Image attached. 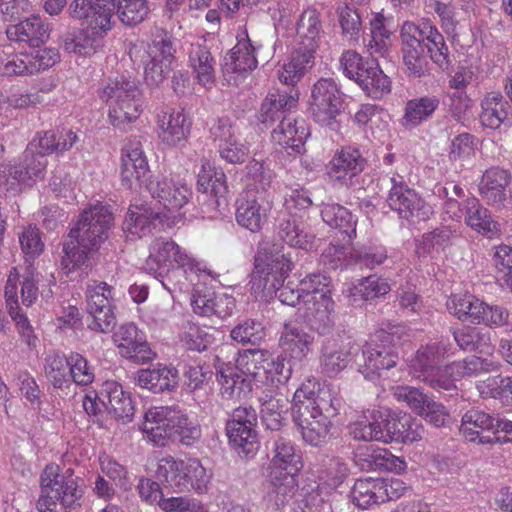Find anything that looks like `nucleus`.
Returning a JSON list of instances; mask_svg holds the SVG:
<instances>
[{"label":"nucleus","mask_w":512,"mask_h":512,"mask_svg":"<svg viewBox=\"0 0 512 512\" xmlns=\"http://www.w3.org/2000/svg\"><path fill=\"white\" fill-rule=\"evenodd\" d=\"M400 53L405 74L422 78L430 74L428 58L440 69L451 64L449 48L444 36L430 22L416 25L406 21L400 30Z\"/></svg>","instance_id":"obj_1"},{"label":"nucleus","mask_w":512,"mask_h":512,"mask_svg":"<svg viewBox=\"0 0 512 512\" xmlns=\"http://www.w3.org/2000/svg\"><path fill=\"white\" fill-rule=\"evenodd\" d=\"M316 382L308 381L293 396L292 417L303 440L311 446H320L329 437L331 419L338 415L342 400L329 387L310 388Z\"/></svg>","instance_id":"obj_2"},{"label":"nucleus","mask_w":512,"mask_h":512,"mask_svg":"<svg viewBox=\"0 0 512 512\" xmlns=\"http://www.w3.org/2000/svg\"><path fill=\"white\" fill-rule=\"evenodd\" d=\"M113 221L112 212L102 204L91 206L80 214L63 245L62 265L68 273L88 269L94 264L95 255L107 240Z\"/></svg>","instance_id":"obj_3"},{"label":"nucleus","mask_w":512,"mask_h":512,"mask_svg":"<svg viewBox=\"0 0 512 512\" xmlns=\"http://www.w3.org/2000/svg\"><path fill=\"white\" fill-rule=\"evenodd\" d=\"M292 270V262L283 254H266L258 251L254 257V269L251 273V290L255 294L274 293L279 301L285 305L296 306L300 301L305 303L308 294L315 284L326 281L325 276L311 275L301 282V288L294 282L285 278Z\"/></svg>","instance_id":"obj_4"},{"label":"nucleus","mask_w":512,"mask_h":512,"mask_svg":"<svg viewBox=\"0 0 512 512\" xmlns=\"http://www.w3.org/2000/svg\"><path fill=\"white\" fill-rule=\"evenodd\" d=\"M141 429L157 446H165L171 439L191 445L201 437L200 426L190 421L178 406L150 408L144 415Z\"/></svg>","instance_id":"obj_5"},{"label":"nucleus","mask_w":512,"mask_h":512,"mask_svg":"<svg viewBox=\"0 0 512 512\" xmlns=\"http://www.w3.org/2000/svg\"><path fill=\"white\" fill-rule=\"evenodd\" d=\"M100 98L109 103V119L122 128L139 118L142 112L141 90L138 83L124 75L108 79Z\"/></svg>","instance_id":"obj_6"},{"label":"nucleus","mask_w":512,"mask_h":512,"mask_svg":"<svg viewBox=\"0 0 512 512\" xmlns=\"http://www.w3.org/2000/svg\"><path fill=\"white\" fill-rule=\"evenodd\" d=\"M156 477L165 487L176 493L195 491L203 494L208 489L211 476L198 459L176 460L172 456L159 460Z\"/></svg>","instance_id":"obj_7"},{"label":"nucleus","mask_w":512,"mask_h":512,"mask_svg":"<svg viewBox=\"0 0 512 512\" xmlns=\"http://www.w3.org/2000/svg\"><path fill=\"white\" fill-rule=\"evenodd\" d=\"M41 497L64 509H76L84 495V481L73 469L61 471L59 465L47 464L40 476Z\"/></svg>","instance_id":"obj_8"},{"label":"nucleus","mask_w":512,"mask_h":512,"mask_svg":"<svg viewBox=\"0 0 512 512\" xmlns=\"http://www.w3.org/2000/svg\"><path fill=\"white\" fill-rule=\"evenodd\" d=\"M308 109L315 122L338 129L336 117L344 110V94L332 78H320L312 85Z\"/></svg>","instance_id":"obj_9"},{"label":"nucleus","mask_w":512,"mask_h":512,"mask_svg":"<svg viewBox=\"0 0 512 512\" xmlns=\"http://www.w3.org/2000/svg\"><path fill=\"white\" fill-rule=\"evenodd\" d=\"M257 419L256 410L244 406L235 408L226 422L228 443L241 458H253L259 449Z\"/></svg>","instance_id":"obj_10"},{"label":"nucleus","mask_w":512,"mask_h":512,"mask_svg":"<svg viewBox=\"0 0 512 512\" xmlns=\"http://www.w3.org/2000/svg\"><path fill=\"white\" fill-rule=\"evenodd\" d=\"M185 266H192V259L173 240L156 238L151 243L144 268L156 278H161L166 289L171 290L164 279L170 274L180 273V268Z\"/></svg>","instance_id":"obj_11"},{"label":"nucleus","mask_w":512,"mask_h":512,"mask_svg":"<svg viewBox=\"0 0 512 512\" xmlns=\"http://www.w3.org/2000/svg\"><path fill=\"white\" fill-rule=\"evenodd\" d=\"M348 474L345 463L339 459L330 460L326 477L323 481H311L300 490L298 507L302 512H320L328 502L329 497L338 488Z\"/></svg>","instance_id":"obj_12"},{"label":"nucleus","mask_w":512,"mask_h":512,"mask_svg":"<svg viewBox=\"0 0 512 512\" xmlns=\"http://www.w3.org/2000/svg\"><path fill=\"white\" fill-rule=\"evenodd\" d=\"M391 333L381 330L376 334V340L367 343L362 349L363 365L359 371L368 379L381 376L382 371H389L396 367L400 357L398 347L393 342Z\"/></svg>","instance_id":"obj_13"},{"label":"nucleus","mask_w":512,"mask_h":512,"mask_svg":"<svg viewBox=\"0 0 512 512\" xmlns=\"http://www.w3.org/2000/svg\"><path fill=\"white\" fill-rule=\"evenodd\" d=\"M315 284L305 300L303 318L311 330L319 334H327L334 326V301L328 284Z\"/></svg>","instance_id":"obj_14"},{"label":"nucleus","mask_w":512,"mask_h":512,"mask_svg":"<svg viewBox=\"0 0 512 512\" xmlns=\"http://www.w3.org/2000/svg\"><path fill=\"white\" fill-rule=\"evenodd\" d=\"M111 286L98 282L87 290L86 310L91 317L88 328L100 333L110 332L116 324V317L111 304Z\"/></svg>","instance_id":"obj_15"},{"label":"nucleus","mask_w":512,"mask_h":512,"mask_svg":"<svg viewBox=\"0 0 512 512\" xmlns=\"http://www.w3.org/2000/svg\"><path fill=\"white\" fill-rule=\"evenodd\" d=\"M387 203L400 219L406 220L409 224L427 221L432 214L431 206L409 186H398L389 191Z\"/></svg>","instance_id":"obj_16"},{"label":"nucleus","mask_w":512,"mask_h":512,"mask_svg":"<svg viewBox=\"0 0 512 512\" xmlns=\"http://www.w3.org/2000/svg\"><path fill=\"white\" fill-rule=\"evenodd\" d=\"M121 177L123 185L128 189H132L135 183L147 189V183L155 180L152 179L147 157L138 140H129L122 148Z\"/></svg>","instance_id":"obj_17"},{"label":"nucleus","mask_w":512,"mask_h":512,"mask_svg":"<svg viewBox=\"0 0 512 512\" xmlns=\"http://www.w3.org/2000/svg\"><path fill=\"white\" fill-rule=\"evenodd\" d=\"M115 0H74L69 6L71 17L84 20L93 34L111 29Z\"/></svg>","instance_id":"obj_18"},{"label":"nucleus","mask_w":512,"mask_h":512,"mask_svg":"<svg viewBox=\"0 0 512 512\" xmlns=\"http://www.w3.org/2000/svg\"><path fill=\"white\" fill-rule=\"evenodd\" d=\"M113 341L122 357L135 363L144 364L152 361L156 354L150 348L144 332L133 323H125L113 334Z\"/></svg>","instance_id":"obj_19"},{"label":"nucleus","mask_w":512,"mask_h":512,"mask_svg":"<svg viewBox=\"0 0 512 512\" xmlns=\"http://www.w3.org/2000/svg\"><path fill=\"white\" fill-rule=\"evenodd\" d=\"M47 160L42 154L36 153L31 147H27L18 164L0 165V185H14L15 182L28 184L29 181L44 177Z\"/></svg>","instance_id":"obj_20"},{"label":"nucleus","mask_w":512,"mask_h":512,"mask_svg":"<svg viewBox=\"0 0 512 512\" xmlns=\"http://www.w3.org/2000/svg\"><path fill=\"white\" fill-rule=\"evenodd\" d=\"M380 425V441L384 443L414 442L421 438L417 431L418 424L409 414H397L389 410L378 411Z\"/></svg>","instance_id":"obj_21"},{"label":"nucleus","mask_w":512,"mask_h":512,"mask_svg":"<svg viewBox=\"0 0 512 512\" xmlns=\"http://www.w3.org/2000/svg\"><path fill=\"white\" fill-rule=\"evenodd\" d=\"M310 130L305 120L288 116L283 117L277 128L271 133L272 141L290 156L302 155Z\"/></svg>","instance_id":"obj_22"},{"label":"nucleus","mask_w":512,"mask_h":512,"mask_svg":"<svg viewBox=\"0 0 512 512\" xmlns=\"http://www.w3.org/2000/svg\"><path fill=\"white\" fill-rule=\"evenodd\" d=\"M237 223L255 233L261 230L267 220L270 201L266 195H256L253 190H246L236 202Z\"/></svg>","instance_id":"obj_23"},{"label":"nucleus","mask_w":512,"mask_h":512,"mask_svg":"<svg viewBox=\"0 0 512 512\" xmlns=\"http://www.w3.org/2000/svg\"><path fill=\"white\" fill-rule=\"evenodd\" d=\"M17 280L18 272L16 268H13V272L11 271L4 288L6 307L21 340L32 350L37 347L39 340L26 313L19 304Z\"/></svg>","instance_id":"obj_24"},{"label":"nucleus","mask_w":512,"mask_h":512,"mask_svg":"<svg viewBox=\"0 0 512 512\" xmlns=\"http://www.w3.org/2000/svg\"><path fill=\"white\" fill-rule=\"evenodd\" d=\"M268 456L270 457L269 472L298 473L302 469V457L296 450L293 442L277 433L266 442Z\"/></svg>","instance_id":"obj_25"},{"label":"nucleus","mask_w":512,"mask_h":512,"mask_svg":"<svg viewBox=\"0 0 512 512\" xmlns=\"http://www.w3.org/2000/svg\"><path fill=\"white\" fill-rule=\"evenodd\" d=\"M499 428L498 417L472 408L461 419L460 432L470 442L494 443Z\"/></svg>","instance_id":"obj_26"},{"label":"nucleus","mask_w":512,"mask_h":512,"mask_svg":"<svg viewBox=\"0 0 512 512\" xmlns=\"http://www.w3.org/2000/svg\"><path fill=\"white\" fill-rule=\"evenodd\" d=\"M277 235L290 247L309 251L315 247L316 232L300 216L287 213L278 220Z\"/></svg>","instance_id":"obj_27"},{"label":"nucleus","mask_w":512,"mask_h":512,"mask_svg":"<svg viewBox=\"0 0 512 512\" xmlns=\"http://www.w3.org/2000/svg\"><path fill=\"white\" fill-rule=\"evenodd\" d=\"M158 136L169 147H183L188 140L191 122L182 111H162L157 115Z\"/></svg>","instance_id":"obj_28"},{"label":"nucleus","mask_w":512,"mask_h":512,"mask_svg":"<svg viewBox=\"0 0 512 512\" xmlns=\"http://www.w3.org/2000/svg\"><path fill=\"white\" fill-rule=\"evenodd\" d=\"M299 99V91L290 89L289 92L271 91L262 101L257 113L258 121L268 128L276 121H281L284 114L296 106Z\"/></svg>","instance_id":"obj_29"},{"label":"nucleus","mask_w":512,"mask_h":512,"mask_svg":"<svg viewBox=\"0 0 512 512\" xmlns=\"http://www.w3.org/2000/svg\"><path fill=\"white\" fill-rule=\"evenodd\" d=\"M367 164L359 149L344 147L336 153L328 165L330 178L353 185V178L360 174Z\"/></svg>","instance_id":"obj_30"},{"label":"nucleus","mask_w":512,"mask_h":512,"mask_svg":"<svg viewBox=\"0 0 512 512\" xmlns=\"http://www.w3.org/2000/svg\"><path fill=\"white\" fill-rule=\"evenodd\" d=\"M147 191L169 211L182 208L192 194L185 184L176 183L167 177L156 178L147 183Z\"/></svg>","instance_id":"obj_31"},{"label":"nucleus","mask_w":512,"mask_h":512,"mask_svg":"<svg viewBox=\"0 0 512 512\" xmlns=\"http://www.w3.org/2000/svg\"><path fill=\"white\" fill-rule=\"evenodd\" d=\"M178 380V370L163 364H158L153 368L140 369L135 375L136 384L154 394L174 391L178 386Z\"/></svg>","instance_id":"obj_32"},{"label":"nucleus","mask_w":512,"mask_h":512,"mask_svg":"<svg viewBox=\"0 0 512 512\" xmlns=\"http://www.w3.org/2000/svg\"><path fill=\"white\" fill-rule=\"evenodd\" d=\"M6 35L10 41L39 48L49 39V26L39 16H31L18 24L8 26Z\"/></svg>","instance_id":"obj_33"},{"label":"nucleus","mask_w":512,"mask_h":512,"mask_svg":"<svg viewBox=\"0 0 512 512\" xmlns=\"http://www.w3.org/2000/svg\"><path fill=\"white\" fill-rule=\"evenodd\" d=\"M449 350V344L443 341L420 347L411 361L413 376L421 381L439 369L442 361L450 356Z\"/></svg>","instance_id":"obj_34"},{"label":"nucleus","mask_w":512,"mask_h":512,"mask_svg":"<svg viewBox=\"0 0 512 512\" xmlns=\"http://www.w3.org/2000/svg\"><path fill=\"white\" fill-rule=\"evenodd\" d=\"M511 181L508 170L494 166L487 169L479 184V192L489 205L501 206L506 200V187Z\"/></svg>","instance_id":"obj_35"},{"label":"nucleus","mask_w":512,"mask_h":512,"mask_svg":"<svg viewBox=\"0 0 512 512\" xmlns=\"http://www.w3.org/2000/svg\"><path fill=\"white\" fill-rule=\"evenodd\" d=\"M261 403V420L267 430L280 432L285 425L289 410V400L282 394L264 392L259 398Z\"/></svg>","instance_id":"obj_36"},{"label":"nucleus","mask_w":512,"mask_h":512,"mask_svg":"<svg viewBox=\"0 0 512 512\" xmlns=\"http://www.w3.org/2000/svg\"><path fill=\"white\" fill-rule=\"evenodd\" d=\"M322 33L323 26L320 13L315 8L305 9L297 22V34L300 38L297 49L310 52L315 56Z\"/></svg>","instance_id":"obj_37"},{"label":"nucleus","mask_w":512,"mask_h":512,"mask_svg":"<svg viewBox=\"0 0 512 512\" xmlns=\"http://www.w3.org/2000/svg\"><path fill=\"white\" fill-rule=\"evenodd\" d=\"M101 395L105 397L106 410L117 420L130 421L134 416V405L130 394L115 381H106L101 388Z\"/></svg>","instance_id":"obj_38"},{"label":"nucleus","mask_w":512,"mask_h":512,"mask_svg":"<svg viewBox=\"0 0 512 512\" xmlns=\"http://www.w3.org/2000/svg\"><path fill=\"white\" fill-rule=\"evenodd\" d=\"M359 75L352 76V80L367 93V95L378 98L390 91V80L380 69L375 59L363 60L357 71Z\"/></svg>","instance_id":"obj_39"},{"label":"nucleus","mask_w":512,"mask_h":512,"mask_svg":"<svg viewBox=\"0 0 512 512\" xmlns=\"http://www.w3.org/2000/svg\"><path fill=\"white\" fill-rule=\"evenodd\" d=\"M511 106L499 92L487 93L481 101L479 120L484 128L496 130L509 120Z\"/></svg>","instance_id":"obj_40"},{"label":"nucleus","mask_w":512,"mask_h":512,"mask_svg":"<svg viewBox=\"0 0 512 512\" xmlns=\"http://www.w3.org/2000/svg\"><path fill=\"white\" fill-rule=\"evenodd\" d=\"M353 356L351 347L339 346L331 341L324 342L320 354L321 373L330 378L337 376L347 368Z\"/></svg>","instance_id":"obj_41"},{"label":"nucleus","mask_w":512,"mask_h":512,"mask_svg":"<svg viewBox=\"0 0 512 512\" xmlns=\"http://www.w3.org/2000/svg\"><path fill=\"white\" fill-rule=\"evenodd\" d=\"M297 473L269 472L265 483L266 495L279 508L288 503L297 490Z\"/></svg>","instance_id":"obj_42"},{"label":"nucleus","mask_w":512,"mask_h":512,"mask_svg":"<svg viewBox=\"0 0 512 512\" xmlns=\"http://www.w3.org/2000/svg\"><path fill=\"white\" fill-rule=\"evenodd\" d=\"M383 478L358 479L351 490L352 500L361 509L384 503L387 496Z\"/></svg>","instance_id":"obj_43"},{"label":"nucleus","mask_w":512,"mask_h":512,"mask_svg":"<svg viewBox=\"0 0 512 512\" xmlns=\"http://www.w3.org/2000/svg\"><path fill=\"white\" fill-rule=\"evenodd\" d=\"M314 337L298 324L286 323L280 337V346L294 359L301 360L311 351Z\"/></svg>","instance_id":"obj_44"},{"label":"nucleus","mask_w":512,"mask_h":512,"mask_svg":"<svg viewBox=\"0 0 512 512\" xmlns=\"http://www.w3.org/2000/svg\"><path fill=\"white\" fill-rule=\"evenodd\" d=\"M160 213L144 205L131 206L123 222V230L131 236L144 237L156 227Z\"/></svg>","instance_id":"obj_45"},{"label":"nucleus","mask_w":512,"mask_h":512,"mask_svg":"<svg viewBox=\"0 0 512 512\" xmlns=\"http://www.w3.org/2000/svg\"><path fill=\"white\" fill-rule=\"evenodd\" d=\"M315 56L296 49L289 61L278 70L281 83L294 87L314 65ZM295 89V88H292Z\"/></svg>","instance_id":"obj_46"},{"label":"nucleus","mask_w":512,"mask_h":512,"mask_svg":"<svg viewBox=\"0 0 512 512\" xmlns=\"http://www.w3.org/2000/svg\"><path fill=\"white\" fill-rule=\"evenodd\" d=\"M465 211V222L472 229L489 238L499 232V224L491 218L489 211L480 204L477 198L466 199Z\"/></svg>","instance_id":"obj_47"},{"label":"nucleus","mask_w":512,"mask_h":512,"mask_svg":"<svg viewBox=\"0 0 512 512\" xmlns=\"http://www.w3.org/2000/svg\"><path fill=\"white\" fill-rule=\"evenodd\" d=\"M436 96H423L409 100L405 106L402 123L406 128H415L432 117L439 107Z\"/></svg>","instance_id":"obj_48"},{"label":"nucleus","mask_w":512,"mask_h":512,"mask_svg":"<svg viewBox=\"0 0 512 512\" xmlns=\"http://www.w3.org/2000/svg\"><path fill=\"white\" fill-rule=\"evenodd\" d=\"M321 217L328 226L338 229L349 240L356 237V220L344 206L336 203L324 204L321 209Z\"/></svg>","instance_id":"obj_49"},{"label":"nucleus","mask_w":512,"mask_h":512,"mask_svg":"<svg viewBox=\"0 0 512 512\" xmlns=\"http://www.w3.org/2000/svg\"><path fill=\"white\" fill-rule=\"evenodd\" d=\"M189 62L201 84L207 85L214 82L216 62L206 45L192 44L189 51Z\"/></svg>","instance_id":"obj_50"},{"label":"nucleus","mask_w":512,"mask_h":512,"mask_svg":"<svg viewBox=\"0 0 512 512\" xmlns=\"http://www.w3.org/2000/svg\"><path fill=\"white\" fill-rule=\"evenodd\" d=\"M387 259V249L383 245H357L349 252V263L361 270H373L382 265Z\"/></svg>","instance_id":"obj_51"},{"label":"nucleus","mask_w":512,"mask_h":512,"mask_svg":"<svg viewBox=\"0 0 512 512\" xmlns=\"http://www.w3.org/2000/svg\"><path fill=\"white\" fill-rule=\"evenodd\" d=\"M484 304L485 302L473 295H454L449 308L459 320L480 324V320H483Z\"/></svg>","instance_id":"obj_52"},{"label":"nucleus","mask_w":512,"mask_h":512,"mask_svg":"<svg viewBox=\"0 0 512 512\" xmlns=\"http://www.w3.org/2000/svg\"><path fill=\"white\" fill-rule=\"evenodd\" d=\"M69 357L53 353L45 358V376L54 388L62 389L70 386Z\"/></svg>","instance_id":"obj_53"},{"label":"nucleus","mask_w":512,"mask_h":512,"mask_svg":"<svg viewBox=\"0 0 512 512\" xmlns=\"http://www.w3.org/2000/svg\"><path fill=\"white\" fill-rule=\"evenodd\" d=\"M343 36L351 44H357L362 34V20L357 9L342 3L336 8Z\"/></svg>","instance_id":"obj_54"},{"label":"nucleus","mask_w":512,"mask_h":512,"mask_svg":"<svg viewBox=\"0 0 512 512\" xmlns=\"http://www.w3.org/2000/svg\"><path fill=\"white\" fill-rule=\"evenodd\" d=\"M273 172L263 162L252 160L246 166L247 190H253L256 195L269 197L268 189L271 187Z\"/></svg>","instance_id":"obj_55"},{"label":"nucleus","mask_w":512,"mask_h":512,"mask_svg":"<svg viewBox=\"0 0 512 512\" xmlns=\"http://www.w3.org/2000/svg\"><path fill=\"white\" fill-rule=\"evenodd\" d=\"M380 425L378 411H372L369 416L362 415L348 426V433L356 440L380 441Z\"/></svg>","instance_id":"obj_56"},{"label":"nucleus","mask_w":512,"mask_h":512,"mask_svg":"<svg viewBox=\"0 0 512 512\" xmlns=\"http://www.w3.org/2000/svg\"><path fill=\"white\" fill-rule=\"evenodd\" d=\"M119 20L126 26H136L149 14L147 0H118L115 5Z\"/></svg>","instance_id":"obj_57"},{"label":"nucleus","mask_w":512,"mask_h":512,"mask_svg":"<svg viewBox=\"0 0 512 512\" xmlns=\"http://www.w3.org/2000/svg\"><path fill=\"white\" fill-rule=\"evenodd\" d=\"M255 48L249 39L239 41L230 53V66L233 72L245 73L257 67Z\"/></svg>","instance_id":"obj_58"},{"label":"nucleus","mask_w":512,"mask_h":512,"mask_svg":"<svg viewBox=\"0 0 512 512\" xmlns=\"http://www.w3.org/2000/svg\"><path fill=\"white\" fill-rule=\"evenodd\" d=\"M391 290L386 279L377 275L362 278L352 289L353 297H360L364 301L373 300L389 293Z\"/></svg>","instance_id":"obj_59"},{"label":"nucleus","mask_w":512,"mask_h":512,"mask_svg":"<svg viewBox=\"0 0 512 512\" xmlns=\"http://www.w3.org/2000/svg\"><path fill=\"white\" fill-rule=\"evenodd\" d=\"M265 337L263 325L255 320L247 319L231 330V338L243 345H258Z\"/></svg>","instance_id":"obj_60"},{"label":"nucleus","mask_w":512,"mask_h":512,"mask_svg":"<svg viewBox=\"0 0 512 512\" xmlns=\"http://www.w3.org/2000/svg\"><path fill=\"white\" fill-rule=\"evenodd\" d=\"M31 55L26 53L8 55L5 58L0 59V73L4 76H15V75H32L35 74V69L31 64Z\"/></svg>","instance_id":"obj_61"},{"label":"nucleus","mask_w":512,"mask_h":512,"mask_svg":"<svg viewBox=\"0 0 512 512\" xmlns=\"http://www.w3.org/2000/svg\"><path fill=\"white\" fill-rule=\"evenodd\" d=\"M175 51L173 39L169 32L164 29H157L152 41V46L150 47V57L158 58L172 64Z\"/></svg>","instance_id":"obj_62"},{"label":"nucleus","mask_w":512,"mask_h":512,"mask_svg":"<svg viewBox=\"0 0 512 512\" xmlns=\"http://www.w3.org/2000/svg\"><path fill=\"white\" fill-rule=\"evenodd\" d=\"M455 374L450 368V364L440 367L436 371L425 376L421 381L427 384L429 387L439 392H456L457 386L455 384Z\"/></svg>","instance_id":"obj_63"},{"label":"nucleus","mask_w":512,"mask_h":512,"mask_svg":"<svg viewBox=\"0 0 512 512\" xmlns=\"http://www.w3.org/2000/svg\"><path fill=\"white\" fill-rule=\"evenodd\" d=\"M481 393L487 392L493 398L512 402V376L497 375L489 377L478 386Z\"/></svg>","instance_id":"obj_64"}]
</instances>
